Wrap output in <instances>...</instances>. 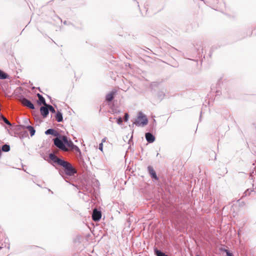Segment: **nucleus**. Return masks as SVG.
I'll list each match as a JSON object with an SVG mask.
<instances>
[{
    "mask_svg": "<svg viewBox=\"0 0 256 256\" xmlns=\"http://www.w3.org/2000/svg\"><path fill=\"white\" fill-rule=\"evenodd\" d=\"M50 162L53 166L58 165L62 168L58 170L60 174L67 181L68 176H74L76 173V170L69 162L58 158L55 154L50 153L48 154Z\"/></svg>",
    "mask_w": 256,
    "mask_h": 256,
    "instance_id": "1",
    "label": "nucleus"
},
{
    "mask_svg": "<svg viewBox=\"0 0 256 256\" xmlns=\"http://www.w3.org/2000/svg\"><path fill=\"white\" fill-rule=\"evenodd\" d=\"M148 120L146 116H144L142 112L138 113V116L135 122H134V124L136 126H144L148 124Z\"/></svg>",
    "mask_w": 256,
    "mask_h": 256,
    "instance_id": "2",
    "label": "nucleus"
},
{
    "mask_svg": "<svg viewBox=\"0 0 256 256\" xmlns=\"http://www.w3.org/2000/svg\"><path fill=\"white\" fill-rule=\"evenodd\" d=\"M66 137L65 136H62L60 138L56 137L54 139V142L56 147L62 150L67 151L68 149L65 146V140H64V138H66Z\"/></svg>",
    "mask_w": 256,
    "mask_h": 256,
    "instance_id": "3",
    "label": "nucleus"
},
{
    "mask_svg": "<svg viewBox=\"0 0 256 256\" xmlns=\"http://www.w3.org/2000/svg\"><path fill=\"white\" fill-rule=\"evenodd\" d=\"M21 102L24 106L28 107L30 109H34V106L32 104V102L30 100L25 98H23L21 99Z\"/></svg>",
    "mask_w": 256,
    "mask_h": 256,
    "instance_id": "4",
    "label": "nucleus"
},
{
    "mask_svg": "<svg viewBox=\"0 0 256 256\" xmlns=\"http://www.w3.org/2000/svg\"><path fill=\"white\" fill-rule=\"evenodd\" d=\"M102 217V214L100 211L96 209H94L93 210L92 218V220L95 222L98 221Z\"/></svg>",
    "mask_w": 256,
    "mask_h": 256,
    "instance_id": "5",
    "label": "nucleus"
},
{
    "mask_svg": "<svg viewBox=\"0 0 256 256\" xmlns=\"http://www.w3.org/2000/svg\"><path fill=\"white\" fill-rule=\"evenodd\" d=\"M64 140H65L64 144L65 146L68 150H74L75 148H78L74 144L73 142L70 140H68L66 137V138H64Z\"/></svg>",
    "mask_w": 256,
    "mask_h": 256,
    "instance_id": "6",
    "label": "nucleus"
},
{
    "mask_svg": "<svg viewBox=\"0 0 256 256\" xmlns=\"http://www.w3.org/2000/svg\"><path fill=\"white\" fill-rule=\"evenodd\" d=\"M148 173L150 174L151 178L156 180H158V178L156 174L155 171L154 170V168H152V167L151 166H148Z\"/></svg>",
    "mask_w": 256,
    "mask_h": 256,
    "instance_id": "7",
    "label": "nucleus"
},
{
    "mask_svg": "<svg viewBox=\"0 0 256 256\" xmlns=\"http://www.w3.org/2000/svg\"><path fill=\"white\" fill-rule=\"evenodd\" d=\"M40 112L41 114L44 117L46 118L48 114V106H41L40 108Z\"/></svg>",
    "mask_w": 256,
    "mask_h": 256,
    "instance_id": "8",
    "label": "nucleus"
},
{
    "mask_svg": "<svg viewBox=\"0 0 256 256\" xmlns=\"http://www.w3.org/2000/svg\"><path fill=\"white\" fill-rule=\"evenodd\" d=\"M146 140L149 143L153 142L155 140L154 136L150 132H146L145 134Z\"/></svg>",
    "mask_w": 256,
    "mask_h": 256,
    "instance_id": "9",
    "label": "nucleus"
},
{
    "mask_svg": "<svg viewBox=\"0 0 256 256\" xmlns=\"http://www.w3.org/2000/svg\"><path fill=\"white\" fill-rule=\"evenodd\" d=\"M116 90H113L106 96V100L108 102H111L116 94Z\"/></svg>",
    "mask_w": 256,
    "mask_h": 256,
    "instance_id": "10",
    "label": "nucleus"
},
{
    "mask_svg": "<svg viewBox=\"0 0 256 256\" xmlns=\"http://www.w3.org/2000/svg\"><path fill=\"white\" fill-rule=\"evenodd\" d=\"M45 134L46 135L51 134L55 136H58V133L52 128H49L45 132Z\"/></svg>",
    "mask_w": 256,
    "mask_h": 256,
    "instance_id": "11",
    "label": "nucleus"
},
{
    "mask_svg": "<svg viewBox=\"0 0 256 256\" xmlns=\"http://www.w3.org/2000/svg\"><path fill=\"white\" fill-rule=\"evenodd\" d=\"M55 118L58 122H61L63 120L62 114L60 112H56Z\"/></svg>",
    "mask_w": 256,
    "mask_h": 256,
    "instance_id": "12",
    "label": "nucleus"
},
{
    "mask_svg": "<svg viewBox=\"0 0 256 256\" xmlns=\"http://www.w3.org/2000/svg\"><path fill=\"white\" fill-rule=\"evenodd\" d=\"M37 96L38 98V103L40 104H43L44 106L46 104L44 98L40 94H37Z\"/></svg>",
    "mask_w": 256,
    "mask_h": 256,
    "instance_id": "13",
    "label": "nucleus"
},
{
    "mask_svg": "<svg viewBox=\"0 0 256 256\" xmlns=\"http://www.w3.org/2000/svg\"><path fill=\"white\" fill-rule=\"evenodd\" d=\"M154 254L156 256H168L166 254H165L162 252L160 251V250H158L156 248H155L154 249Z\"/></svg>",
    "mask_w": 256,
    "mask_h": 256,
    "instance_id": "14",
    "label": "nucleus"
},
{
    "mask_svg": "<svg viewBox=\"0 0 256 256\" xmlns=\"http://www.w3.org/2000/svg\"><path fill=\"white\" fill-rule=\"evenodd\" d=\"M26 128L30 132L31 136H33L36 130L33 126H28L26 127Z\"/></svg>",
    "mask_w": 256,
    "mask_h": 256,
    "instance_id": "15",
    "label": "nucleus"
},
{
    "mask_svg": "<svg viewBox=\"0 0 256 256\" xmlns=\"http://www.w3.org/2000/svg\"><path fill=\"white\" fill-rule=\"evenodd\" d=\"M8 76L7 74L4 72L3 71L0 70V79L4 80L8 78Z\"/></svg>",
    "mask_w": 256,
    "mask_h": 256,
    "instance_id": "16",
    "label": "nucleus"
},
{
    "mask_svg": "<svg viewBox=\"0 0 256 256\" xmlns=\"http://www.w3.org/2000/svg\"><path fill=\"white\" fill-rule=\"evenodd\" d=\"M2 150L4 152H8L10 150V146L6 144H4L2 146Z\"/></svg>",
    "mask_w": 256,
    "mask_h": 256,
    "instance_id": "17",
    "label": "nucleus"
},
{
    "mask_svg": "<svg viewBox=\"0 0 256 256\" xmlns=\"http://www.w3.org/2000/svg\"><path fill=\"white\" fill-rule=\"evenodd\" d=\"M46 106H48V112L50 111L52 113L56 112L55 109L52 106L48 104H46Z\"/></svg>",
    "mask_w": 256,
    "mask_h": 256,
    "instance_id": "18",
    "label": "nucleus"
},
{
    "mask_svg": "<svg viewBox=\"0 0 256 256\" xmlns=\"http://www.w3.org/2000/svg\"><path fill=\"white\" fill-rule=\"evenodd\" d=\"M222 250L224 252L227 256H233V254L228 250L225 248H222Z\"/></svg>",
    "mask_w": 256,
    "mask_h": 256,
    "instance_id": "19",
    "label": "nucleus"
},
{
    "mask_svg": "<svg viewBox=\"0 0 256 256\" xmlns=\"http://www.w3.org/2000/svg\"><path fill=\"white\" fill-rule=\"evenodd\" d=\"M164 96V94L163 92H160L158 94V98L160 100H162Z\"/></svg>",
    "mask_w": 256,
    "mask_h": 256,
    "instance_id": "20",
    "label": "nucleus"
},
{
    "mask_svg": "<svg viewBox=\"0 0 256 256\" xmlns=\"http://www.w3.org/2000/svg\"><path fill=\"white\" fill-rule=\"evenodd\" d=\"M2 120L6 124L11 126L10 122L4 116H2Z\"/></svg>",
    "mask_w": 256,
    "mask_h": 256,
    "instance_id": "21",
    "label": "nucleus"
},
{
    "mask_svg": "<svg viewBox=\"0 0 256 256\" xmlns=\"http://www.w3.org/2000/svg\"><path fill=\"white\" fill-rule=\"evenodd\" d=\"M117 123L118 124H121L122 123V119L121 118H119L117 119Z\"/></svg>",
    "mask_w": 256,
    "mask_h": 256,
    "instance_id": "22",
    "label": "nucleus"
},
{
    "mask_svg": "<svg viewBox=\"0 0 256 256\" xmlns=\"http://www.w3.org/2000/svg\"><path fill=\"white\" fill-rule=\"evenodd\" d=\"M128 114L126 113L124 115V120L125 122H126V121H128Z\"/></svg>",
    "mask_w": 256,
    "mask_h": 256,
    "instance_id": "23",
    "label": "nucleus"
},
{
    "mask_svg": "<svg viewBox=\"0 0 256 256\" xmlns=\"http://www.w3.org/2000/svg\"><path fill=\"white\" fill-rule=\"evenodd\" d=\"M99 150H100L101 151H102V148H103V144L102 142H101L100 144H99V148H98Z\"/></svg>",
    "mask_w": 256,
    "mask_h": 256,
    "instance_id": "24",
    "label": "nucleus"
},
{
    "mask_svg": "<svg viewBox=\"0 0 256 256\" xmlns=\"http://www.w3.org/2000/svg\"><path fill=\"white\" fill-rule=\"evenodd\" d=\"M106 140V138H103L102 140V143L104 142H105Z\"/></svg>",
    "mask_w": 256,
    "mask_h": 256,
    "instance_id": "25",
    "label": "nucleus"
},
{
    "mask_svg": "<svg viewBox=\"0 0 256 256\" xmlns=\"http://www.w3.org/2000/svg\"><path fill=\"white\" fill-rule=\"evenodd\" d=\"M4 244H2V246H0V249H2V248H4Z\"/></svg>",
    "mask_w": 256,
    "mask_h": 256,
    "instance_id": "26",
    "label": "nucleus"
},
{
    "mask_svg": "<svg viewBox=\"0 0 256 256\" xmlns=\"http://www.w3.org/2000/svg\"><path fill=\"white\" fill-rule=\"evenodd\" d=\"M248 190H247L245 192L244 194H246H246H247L248 192Z\"/></svg>",
    "mask_w": 256,
    "mask_h": 256,
    "instance_id": "27",
    "label": "nucleus"
},
{
    "mask_svg": "<svg viewBox=\"0 0 256 256\" xmlns=\"http://www.w3.org/2000/svg\"><path fill=\"white\" fill-rule=\"evenodd\" d=\"M7 248H9V245L8 246Z\"/></svg>",
    "mask_w": 256,
    "mask_h": 256,
    "instance_id": "28",
    "label": "nucleus"
},
{
    "mask_svg": "<svg viewBox=\"0 0 256 256\" xmlns=\"http://www.w3.org/2000/svg\"><path fill=\"white\" fill-rule=\"evenodd\" d=\"M158 155H159V154L158 153L157 154H156V156H158Z\"/></svg>",
    "mask_w": 256,
    "mask_h": 256,
    "instance_id": "29",
    "label": "nucleus"
}]
</instances>
